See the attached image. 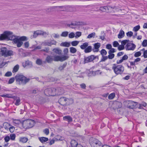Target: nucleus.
Segmentation results:
<instances>
[{"label":"nucleus","mask_w":147,"mask_h":147,"mask_svg":"<svg viewBox=\"0 0 147 147\" xmlns=\"http://www.w3.org/2000/svg\"><path fill=\"white\" fill-rule=\"evenodd\" d=\"M46 60L48 63H51L53 61V56L48 55Z\"/></svg>","instance_id":"obj_21"},{"label":"nucleus","mask_w":147,"mask_h":147,"mask_svg":"<svg viewBox=\"0 0 147 147\" xmlns=\"http://www.w3.org/2000/svg\"><path fill=\"white\" fill-rule=\"evenodd\" d=\"M13 122L14 125H20L22 127V123H23V121H21L19 119H13Z\"/></svg>","instance_id":"obj_13"},{"label":"nucleus","mask_w":147,"mask_h":147,"mask_svg":"<svg viewBox=\"0 0 147 147\" xmlns=\"http://www.w3.org/2000/svg\"><path fill=\"white\" fill-rule=\"evenodd\" d=\"M39 103L40 104H42L45 102V100L43 98H40Z\"/></svg>","instance_id":"obj_62"},{"label":"nucleus","mask_w":147,"mask_h":147,"mask_svg":"<svg viewBox=\"0 0 147 147\" xmlns=\"http://www.w3.org/2000/svg\"><path fill=\"white\" fill-rule=\"evenodd\" d=\"M69 49L70 52L72 53H75L77 51L76 49L74 47H70L69 48Z\"/></svg>","instance_id":"obj_35"},{"label":"nucleus","mask_w":147,"mask_h":147,"mask_svg":"<svg viewBox=\"0 0 147 147\" xmlns=\"http://www.w3.org/2000/svg\"><path fill=\"white\" fill-rule=\"evenodd\" d=\"M15 78L16 82L19 84L25 85L30 80L29 78H27L22 75L17 74Z\"/></svg>","instance_id":"obj_1"},{"label":"nucleus","mask_w":147,"mask_h":147,"mask_svg":"<svg viewBox=\"0 0 147 147\" xmlns=\"http://www.w3.org/2000/svg\"><path fill=\"white\" fill-rule=\"evenodd\" d=\"M53 61H60V56L56 55H54Z\"/></svg>","instance_id":"obj_30"},{"label":"nucleus","mask_w":147,"mask_h":147,"mask_svg":"<svg viewBox=\"0 0 147 147\" xmlns=\"http://www.w3.org/2000/svg\"><path fill=\"white\" fill-rule=\"evenodd\" d=\"M129 41V40H125L122 41L121 42V45L123 46Z\"/></svg>","instance_id":"obj_51"},{"label":"nucleus","mask_w":147,"mask_h":147,"mask_svg":"<svg viewBox=\"0 0 147 147\" xmlns=\"http://www.w3.org/2000/svg\"><path fill=\"white\" fill-rule=\"evenodd\" d=\"M11 32L5 31L3 33L0 35V40L7 39L8 40L9 34H11Z\"/></svg>","instance_id":"obj_10"},{"label":"nucleus","mask_w":147,"mask_h":147,"mask_svg":"<svg viewBox=\"0 0 147 147\" xmlns=\"http://www.w3.org/2000/svg\"><path fill=\"white\" fill-rule=\"evenodd\" d=\"M39 140L42 143H43L48 141L49 140L48 138L45 137H39Z\"/></svg>","instance_id":"obj_27"},{"label":"nucleus","mask_w":147,"mask_h":147,"mask_svg":"<svg viewBox=\"0 0 147 147\" xmlns=\"http://www.w3.org/2000/svg\"><path fill=\"white\" fill-rule=\"evenodd\" d=\"M28 139L25 137H22L21 138L20 140V141L22 143H26L28 140Z\"/></svg>","instance_id":"obj_32"},{"label":"nucleus","mask_w":147,"mask_h":147,"mask_svg":"<svg viewBox=\"0 0 147 147\" xmlns=\"http://www.w3.org/2000/svg\"><path fill=\"white\" fill-rule=\"evenodd\" d=\"M140 28V25H137L134 27L133 29V31L136 32L138 31Z\"/></svg>","instance_id":"obj_46"},{"label":"nucleus","mask_w":147,"mask_h":147,"mask_svg":"<svg viewBox=\"0 0 147 147\" xmlns=\"http://www.w3.org/2000/svg\"><path fill=\"white\" fill-rule=\"evenodd\" d=\"M115 96V93L113 92L110 94L108 96V98L109 99L111 100L113 99Z\"/></svg>","instance_id":"obj_38"},{"label":"nucleus","mask_w":147,"mask_h":147,"mask_svg":"<svg viewBox=\"0 0 147 147\" xmlns=\"http://www.w3.org/2000/svg\"><path fill=\"white\" fill-rule=\"evenodd\" d=\"M102 57L101 59L100 62H104L107 60L108 58V56H102Z\"/></svg>","instance_id":"obj_43"},{"label":"nucleus","mask_w":147,"mask_h":147,"mask_svg":"<svg viewBox=\"0 0 147 147\" xmlns=\"http://www.w3.org/2000/svg\"><path fill=\"white\" fill-rule=\"evenodd\" d=\"M37 34L38 35L42 34L43 35L47 34L46 32H44L42 30H37L36 31Z\"/></svg>","instance_id":"obj_39"},{"label":"nucleus","mask_w":147,"mask_h":147,"mask_svg":"<svg viewBox=\"0 0 147 147\" xmlns=\"http://www.w3.org/2000/svg\"><path fill=\"white\" fill-rule=\"evenodd\" d=\"M100 53L102 56L106 55L107 54V51L105 49H102L100 51Z\"/></svg>","instance_id":"obj_31"},{"label":"nucleus","mask_w":147,"mask_h":147,"mask_svg":"<svg viewBox=\"0 0 147 147\" xmlns=\"http://www.w3.org/2000/svg\"><path fill=\"white\" fill-rule=\"evenodd\" d=\"M75 37V34L73 32L70 33L69 35V37L70 38H73Z\"/></svg>","instance_id":"obj_61"},{"label":"nucleus","mask_w":147,"mask_h":147,"mask_svg":"<svg viewBox=\"0 0 147 147\" xmlns=\"http://www.w3.org/2000/svg\"><path fill=\"white\" fill-rule=\"evenodd\" d=\"M53 51L54 52L57 54H60L61 53V51L57 48L54 49Z\"/></svg>","instance_id":"obj_40"},{"label":"nucleus","mask_w":147,"mask_h":147,"mask_svg":"<svg viewBox=\"0 0 147 147\" xmlns=\"http://www.w3.org/2000/svg\"><path fill=\"white\" fill-rule=\"evenodd\" d=\"M102 72H100V70H98L95 71H93L92 73L93 75L94 74V75H99Z\"/></svg>","instance_id":"obj_49"},{"label":"nucleus","mask_w":147,"mask_h":147,"mask_svg":"<svg viewBox=\"0 0 147 147\" xmlns=\"http://www.w3.org/2000/svg\"><path fill=\"white\" fill-rule=\"evenodd\" d=\"M141 53L140 51H138L135 53L134 56L135 57H138L140 56L141 55Z\"/></svg>","instance_id":"obj_47"},{"label":"nucleus","mask_w":147,"mask_h":147,"mask_svg":"<svg viewBox=\"0 0 147 147\" xmlns=\"http://www.w3.org/2000/svg\"><path fill=\"white\" fill-rule=\"evenodd\" d=\"M54 92L55 93L54 96L59 95L64 93V90L63 88L60 87L53 88Z\"/></svg>","instance_id":"obj_7"},{"label":"nucleus","mask_w":147,"mask_h":147,"mask_svg":"<svg viewBox=\"0 0 147 147\" xmlns=\"http://www.w3.org/2000/svg\"><path fill=\"white\" fill-rule=\"evenodd\" d=\"M137 103L136 102H132V105L131 106H129V107L131 109H133L135 108L136 107V105Z\"/></svg>","instance_id":"obj_56"},{"label":"nucleus","mask_w":147,"mask_h":147,"mask_svg":"<svg viewBox=\"0 0 147 147\" xmlns=\"http://www.w3.org/2000/svg\"><path fill=\"white\" fill-rule=\"evenodd\" d=\"M12 98L14 100H16V102L15 104L16 106H18L21 104L20 99L19 97L17 96H13Z\"/></svg>","instance_id":"obj_17"},{"label":"nucleus","mask_w":147,"mask_h":147,"mask_svg":"<svg viewBox=\"0 0 147 147\" xmlns=\"http://www.w3.org/2000/svg\"><path fill=\"white\" fill-rule=\"evenodd\" d=\"M142 45L144 47H146L147 46V40H144L143 41Z\"/></svg>","instance_id":"obj_60"},{"label":"nucleus","mask_w":147,"mask_h":147,"mask_svg":"<svg viewBox=\"0 0 147 147\" xmlns=\"http://www.w3.org/2000/svg\"><path fill=\"white\" fill-rule=\"evenodd\" d=\"M7 50L5 47H2L1 48L0 51L1 54L3 56L5 57Z\"/></svg>","instance_id":"obj_20"},{"label":"nucleus","mask_w":147,"mask_h":147,"mask_svg":"<svg viewBox=\"0 0 147 147\" xmlns=\"http://www.w3.org/2000/svg\"><path fill=\"white\" fill-rule=\"evenodd\" d=\"M19 68V65H16L13 67V69L12 71L13 73H15L17 72Z\"/></svg>","instance_id":"obj_37"},{"label":"nucleus","mask_w":147,"mask_h":147,"mask_svg":"<svg viewBox=\"0 0 147 147\" xmlns=\"http://www.w3.org/2000/svg\"><path fill=\"white\" fill-rule=\"evenodd\" d=\"M16 38H18V39L21 41H26L28 40L27 37L26 36H19L15 35Z\"/></svg>","instance_id":"obj_23"},{"label":"nucleus","mask_w":147,"mask_h":147,"mask_svg":"<svg viewBox=\"0 0 147 147\" xmlns=\"http://www.w3.org/2000/svg\"><path fill=\"white\" fill-rule=\"evenodd\" d=\"M92 50V47L91 46H88L86 49H85L84 51L85 53H88L90 52Z\"/></svg>","instance_id":"obj_22"},{"label":"nucleus","mask_w":147,"mask_h":147,"mask_svg":"<svg viewBox=\"0 0 147 147\" xmlns=\"http://www.w3.org/2000/svg\"><path fill=\"white\" fill-rule=\"evenodd\" d=\"M67 65V63L65 62L62 65H60L58 67V69L61 71L64 70V69L66 67Z\"/></svg>","instance_id":"obj_25"},{"label":"nucleus","mask_w":147,"mask_h":147,"mask_svg":"<svg viewBox=\"0 0 147 147\" xmlns=\"http://www.w3.org/2000/svg\"><path fill=\"white\" fill-rule=\"evenodd\" d=\"M58 8V9L59 11H65L66 10L65 7L63 6H54L51 7L48 9H50V10H53V9H55V8Z\"/></svg>","instance_id":"obj_14"},{"label":"nucleus","mask_w":147,"mask_h":147,"mask_svg":"<svg viewBox=\"0 0 147 147\" xmlns=\"http://www.w3.org/2000/svg\"><path fill=\"white\" fill-rule=\"evenodd\" d=\"M13 55V51L11 50H7V53L6 54V56L5 57L7 56H10Z\"/></svg>","instance_id":"obj_42"},{"label":"nucleus","mask_w":147,"mask_h":147,"mask_svg":"<svg viewBox=\"0 0 147 147\" xmlns=\"http://www.w3.org/2000/svg\"><path fill=\"white\" fill-rule=\"evenodd\" d=\"M63 119L64 121H67L68 122H71L73 121L72 118L69 115L64 116L63 117Z\"/></svg>","instance_id":"obj_19"},{"label":"nucleus","mask_w":147,"mask_h":147,"mask_svg":"<svg viewBox=\"0 0 147 147\" xmlns=\"http://www.w3.org/2000/svg\"><path fill=\"white\" fill-rule=\"evenodd\" d=\"M53 89V88H51L46 89L44 91L45 94L47 96H55Z\"/></svg>","instance_id":"obj_8"},{"label":"nucleus","mask_w":147,"mask_h":147,"mask_svg":"<svg viewBox=\"0 0 147 147\" xmlns=\"http://www.w3.org/2000/svg\"><path fill=\"white\" fill-rule=\"evenodd\" d=\"M60 45L61 46L69 47L71 46L70 43V42H62L61 44Z\"/></svg>","instance_id":"obj_26"},{"label":"nucleus","mask_w":147,"mask_h":147,"mask_svg":"<svg viewBox=\"0 0 147 147\" xmlns=\"http://www.w3.org/2000/svg\"><path fill=\"white\" fill-rule=\"evenodd\" d=\"M68 34V32L67 31H65L63 32L61 34V36L63 37H66L67 36Z\"/></svg>","instance_id":"obj_45"},{"label":"nucleus","mask_w":147,"mask_h":147,"mask_svg":"<svg viewBox=\"0 0 147 147\" xmlns=\"http://www.w3.org/2000/svg\"><path fill=\"white\" fill-rule=\"evenodd\" d=\"M69 57L67 56H60V61L62 62L67 59Z\"/></svg>","instance_id":"obj_33"},{"label":"nucleus","mask_w":147,"mask_h":147,"mask_svg":"<svg viewBox=\"0 0 147 147\" xmlns=\"http://www.w3.org/2000/svg\"><path fill=\"white\" fill-rule=\"evenodd\" d=\"M11 34H9V36L8 40H12L14 43L16 44L18 47H20L23 45V42L18 39V38H16L12 32H11Z\"/></svg>","instance_id":"obj_2"},{"label":"nucleus","mask_w":147,"mask_h":147,"mask_svg":"<svg viewBox=\"0 0 147 147\" xmlns=\"http://www.w3.org/2000/svg\"><path fill=\"white\" fill-rule=\"evenodd\" d=\"M128 58V56L126 55H124L120 60H117V64H120L124 61L127 60Z\"/></svg>","instance_id":"obj_18"},{"label":"nucleus","mask_w":147,"mask_h":147,"mask_svg":"<svg viewBox=\"0 0 147 147\" xmlns=\"http://www.w3.org/2000/svg\"><path fill=\"white\" fill-rule=\"evenodd\" d=\"M81 35V33L80 32H76L75 37L76 38L79 37Z\"/></svg>","instance_id":"obj_53"},{"label":"nucleus","mask_w":147,"mask_h":147,"mask_svg":"<svg viewBox=\"0 0 147 147\" xmlns=\"http://www.w3.org/2000/svg\"><path fill=\"white\" fill-rule=\"evenodd\" d=\"M69 100V99L65 97H62L59 99L58 101L61 105L66 106L68 105L67 102Z\"/></svg>","instance_id":"obj_9"},{"label":"nucleus","mask_w":147,"mask_h":147,"mask_svg":"<svg viewBox=\"0 0 147 147\" xmlns=\"http://www.w3.org/2000/svg\"><path fill=\"white\" fill-rule=\"evenodd\" d=\"M113 9V8L109 6L101 7L99 8V10L102 12H112Z\"/></svg>","instance_id":"obj_11"},{"label":"nucleus","mask_w":147,"mask_h":147,"mask_svg":"<svg viewBox=\"0 0 147 147\" xmlns=\"http://www.w3.org/2000/svg\"><path fill=\"white\" fill-rule=\"evenodd\" d=\"M109 55L108 56V59H113L115 57V54L113 53H111L108 52Z\"/></svg>","instance_id":"obj_34"},{"label":"nucleus","mask_w":147,"mask_h":147,"mask_svg":"<svg viewBox=\"0 0 147 147\" xmlns=\"http://www.w3.org/2000/svg\"><path fill=\"white\" fill-rule=\"evenodd\" d=\"M12 75V73L11 71L7 72L5 75V76L6 77H9Z\"/></svg>","instance_id":"obj_57"},{"label":"nucleus","mask_w":147,"mask_h":147,"mask_svg":"<svg viewBox=\"0 0 147 147\" xmlns=\"http://www.w3.org/2000/svg\"><path fill=\"white\" fill-rule=\"evenodd\" d=\"M94 48L92 49V51L94 52H97L98 51L99 48L100 47V43L97 42L94 45Z\"/></svg>","instance_id":"obj_15"},{"label":"nucleus","mask_w":147,"mask_h":147,"mask_svg":"<svg viewBox=\"0 0 147 147\" xmlns=\"http://www.w3.org/2000/svg\"><path fill=\"white\" fill-rule=\"evenodd\" d=\"M133 35V32L131 31H129L128 32L126 33V35L127 36L129 37H131Z\"/></svg>","instance_id":"obj_55"},{"label":"nucleus","mask_w":147,"mask_h":147,"mask_svg":"<svg viewBox=\"0 0 147 147\" xmlns=\"http://www.w3.org/2000/svg\"><path fill=\"white\" fill-rule=\"evenodd\" d=\"M42 44L44 46H51L50 41H45L42 42Z\"/></svg>","instance_id":"obj_41"},{"label":"nucleus","mask_w":147,"mask_h":147,"mask_svg":"<svg viewBox=\"0 0 147 147\" xmlns=\"http://www.w3.org/2000/svg\"><path fill=\"white\" fill-rule=\"evenodd\" d=\"M15 78H14L13 77L10 78L9 81H8V84H11L14 81Z\"/></svg>","instance_id":"obj_59"},{"label":"nucleus","mask_w":147,"mask_h":147,"mask_svg":"<svg viewBox=\"0 0 147 147\" xmlns=\"http://www.w3.org/2000/svg\"><path fill=\"white\" fill-rule=\"evenodd\" d=\"M119 43L117 41H114L113 42V46L114 47H117L119 46Z\"/></svg>","instance_id":"obj_54"},{"label":"nucleus","mask_w":147,"mask_h":147,"mask_svg":"<svg viewBox=\"0 0 147 147\" xmlns=\"http://www.w3.org/2000/svg\"><path fill=\"white\" fill-rule=\"evenodd\" d=\"M35 122L33 120L27 119L23 121L22 127L24 129H29L32 127Z\"/></svg>","instance_id":"obj_4"},{"label":"nucleus","mask_w":147,"mask_h":147,"mask_svg":"<svg viewBox=\"0 0 147 147\" xmlns=\"http://www.w3.org/2000/svg\"><path fill=\"white\" fill-rule=\"evenodd\" d=\"M71 144L72 147H76L78 144L76 141L73 140L71 141Z\"/></svg>","instance_id":"obj_29"},{"label":"nucleus","mask_w":147,"mask_h":147,"mask_svg":"<svg viewBox=\"0 0 147 147\" xmlns=\"http://www.w3.org/2000/svg\"><path fill=\"white\" fill-rule=\"evenodd\" d=\"M16 138V135L14 134H11L10 135V139L12 140H14Z\"/></svg>","instance_id":"obj_58"},{"label":"nucleus","mask_w":147,"mask_h":147,"mask_svg":"<svg viewBox=\"0 0 147 147\" xmlns=\"http://www.w3.org/2000/svg\"><path fill=\"white\" fill-rule=\"evenodd\" d=\"M36 63L37 64L39 65H41L42 64V61L40 59H37L36 60Z\"/></svg>","instance_id":"obj_50"},{"label":"nucleus","mask_w":147,"mask_h":147,"mask_svg":"<svg viewBox=\"0 0 147 147\" xmlns=\"http://www.w3.org/2000/svg\"><path fill=\"white\" fill-rule=\"evenodd\" d=\"M136 46L133 43H128L125 46L126 50H134L136 48Z\"/></svg>","instance_id":"obj_12"},{"label":"nucleus","mask_w":147,"mask_h":147,"mask_svg":"<svg viewBox=\"0 0 147 147\" xmlns=\"http://www.w3.org/2000/svg\"><path fill=\"white\" fill-rule=\"evenodd\" d=\"M114 72L116 75L122 74L124 70V67L122 65H117L115 64H113L112 67Z\"/></svg>","instance_id":"obj_3"},{"label":"nucleus","mask_w":147,"mask_h":147,"mask_svg":"<svg viewBox=\"0 0 147 147\" xmlns=\"http://www.w3.org/2000/svg\"><path fill=\"white\" fill-rule=\"evenodd\" d=\"M90 142L92 147H102L100 141L95 138H91L90 139Z\"/></svg>","instance_id":"obj_5"},{"label":"nucleus","mask_w":147,"mask_h":147,"mask_svg":"<svg viewBox=\"0 0 147 147\" xmlns=\"http://www.w3.org/2000/svg\"><path fill=\"white\" fill-rule=\"evenodd\" d=\"M31 63V62L29 60L26 61H25V65H23V66H26L27 65H29Z\"/></svg>","instance_id":"obj_63"},{"label":"nucleus","mask_w":147,"mask_h":147,"mask_svg":"<svg viewBox=\"0 0 147 147\" xmlns=\"http://www.w3.org/2000/svg\"><path fill=\"white\" fill-rule=\"evenodd\" d=\"M79 41H74L71 42V43L73 46H77L79 42Z\"/></svg>","instance_id":"obj_36"},{"label":"nucleus","mask_w":147,"mask_h":147,"mask_svg":"<svg viewBox=\"0 0 147 147\" xmlns=\"http://www.w3.org/2000/svg\"><path fill=\"white\" fill-rule=\"evenodd\" d=\"M125 49L124 46L121 45H119L118 47V49L119 51Z\"/></svg>","instance_id":"obj_52"},{"label":"nucleus","mask_w":147,"mask_h":147,"mask_svg":"<svg viewBox=\"0 0 147 147\" xmlns=\"http://www.w3.org/2000/svg\"><path fill=\"white\" fill-rule=\"evenodd\" d=\"M95 35V32H93L87 36V38H94Z\"/></svg>","instance_id":"obj_44"},{"label":"nucleus","mask_w":147,"mask_h":147,"mask_svg":"<svg viewBox=\"0 0 147 147\" xmlns=\"http://www.w3.org/2000/svg\"><path fill=\"white\" fill-rule=\"evenodd\" d=\"M143 56L145 58H147V50L144 51Z\"/></svg>","instance_id":"obj_64"},{"label":"nucleus","mask_w":147,"mask_h":147,"mask_svg":"<svg viewBox=\"0 0 147 147\" xmlns=\"http://www.w3.org/2000/svg\"><path fill=\"white\" fill-rule=\"evenodd\" d=\"M40 51L48 53L49 51V47H45L44 49L41 50Z\"/></svg>","instance_id":"obj_48"},{"label":"nucleus","mask_w":147,"mask_h":147,"mask_svg":"<svg viewBox=\"0 0 147 147\" xmlns=\"http://www.w3.org/2000/svg\"><path fill=\"white\" fill-rule=\"evenodd\" d=\"M97 58H98V56L94 55H91L87 57H85L84 58L85 63L91 62Z\"/></svg>","instance_id":"obj_6"},{"label":"nucleus","mask_w":147,"mask_h":147,"mask_svg":"<svg viewBox=\"0 0 147 147\" xmlns=\"http://www.w3.org/2000/svg\"><path fill=\"white\" fill-rule=\"evenodd\" d=\"M124 32L123 30H121L118 35V37L119 39L121 38L124 36Z\"/></svg>","instance_id":"obj_24"},{"label":"nucleus","mask_w":147,"mask_h":147,"mask_svg":"<svg viewBox=\"0 0 147 147\" xmlns=\"http://www.w3.org/2000/svg\"><path fill=\"white\" fill-rule=\"evenodd\" d=\"M3 127L5 129H10L14 128V126H12L9 123L7 122H4L3 124Z\"/></svg>","instance_id":"obj_16"},{"label":"nucleus","mask_w":147,"mask_h":147,"mask_svg":"<svg viewBox=\"0 0 147 147\" xmlns=\"http://www.w3.org/2000/svg\"><path fill=\"white\" fill-rule=\"evenodd\" d=\"M88 45V43L87 42H86L83 43L82 45L80 46V48L82 50H84L86 49V47Z\"/></svg>","instance_id":"obj_28"}]
</instances>
